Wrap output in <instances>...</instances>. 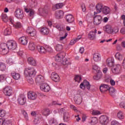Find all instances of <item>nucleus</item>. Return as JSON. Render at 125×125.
<instances>
[{
  "label": "nucleus",
  "mask_w": 125,
  "mask_h": 125,
  "mask_svg": "<svg viewBox=\"0 0 125 125\" xmlns=\"http://www.w3.org/2000/svg\"><path fill=\"white\" fill-rule=\"evenodd\" d=\"M40 123V120L38 118H35L34 121V125H38Z\"/></svg>",
  "instance_id": "obj_61"
},
{
  "label": "nucleus",
  "mask_w": 125,
  "mask_h": 125,
  "mask_svg": "<svg viewBox=\"0 0 125 125\" xmlns=\"http://www.w3.org/2000/svg\"><path fill=\"white\" fill-rule=\"evenodd\" d=\"M81 8L82 9V11H83V12H85L86 10V8H85V5L84 4H83L82 5Z\"/></svg>",
  "instance_id": "obj_59"
},
{
  "label": "nucleus",
  "mask_w": 125,
  "mask_h": 125,
  "mask_svg": "<svg viewBox=\"0 0 125 125\" xmlns=\"http://www.w3.org/2000/svg\"><path fill=\"white\" fill-rule=\"evenodd\" d=\"M96 33H97V30L96 29H95L94 31H90L88 34V39H89V40H91L92 41L95 40V39H96Z\"/></svg>",
  "instance_id": "obj_12"
},
{
  "label": "nucleus",
  "mask_w": 125,
  "mask_h": 125,
  "mask_svg": "<svg viewBox=\"0 0 125 125\" xmlns=\"http://www.w3.org/2000/svg\"><path fill=\"white\" fill-rule=\"evenodd\" d=\"M113 31L114 33H118L119 32V28L115 27L113 28Z\"/></svg>",
  "instance_id": "obj_63"
},
{
  "label": "nucleus",
  "mask_w": 125,
  "mask_h": 125,
  "mask_svg": "<svg viewBox=\"0 0 125 125\" xmlns=\"http://www.w3.org/2000/svg\"><path fill=\"white\" fill-rule=\"evenodd\" d=\"M19 42L23 45H26L28 43V40L25 37H21L19 39Z\"/></svg>",
  "instance_id": "obj_22"
},
{
  "label": "nucleus",
  "mask_w": 125,
  "mask_h": 125,
  "mask_svg": "<svg viewBox=\"0 0 125 125\" xmlns=\"http://www.w3.org/2000/svg\"><path fill=\"white\" fill-rule=\"evenodd\" d=\"M106 64L108 67H113L114 66V61L111 58L106 60Z\"/></svg>",
  "instance_id": "obj_32"
},
{
  "label": "nucleus",
  "mask_w": 125,
  "mask_h": 125,
  "mask_svg": "<svg viewBox=\"0 0 125 125\" xmlns=\"http://www.w3.org/2000/svg\"><path fill=\"white\" fill-rule=\"evenodd\" d=\"M45 47L46 49V52H51V51H52V48H51L50 47L46 46Z\"/></svg>",
  "instance_id": "obj_54"
},
{
  "label": "nucleus",
  "mask_w": 125,
  "mask_h": 125,
  "mask_svg": "<svg viewBox=\"0 0 125 125\" xmlns=\"http://www.w3.org/2000/svg\"><path fill=\"white\" fill-rule=\"evenodd\" d=\"M3 92L6 96H11L12 95V87L10 86H6L3 88Z\"/></svg>",
  "instance_id": "obj_3"
},
{
  "label": "nucleus",
  "mask_w": 125,
  "mask_h": 125,
  "mask_svg": "<svg viewBox=\"0 0 125 125\" xmlns=\"http://www.w3.org/2000/svg\"><path fill=\"white\" fill-rule=\"evenodd\" d=\"M92 114L94 116L100 114V111L98 110H93Z\"/></svg>",
  "instance_id": "obj_56"
},
{
  "label": "nucleus",
  "mask_w": 125,
  "mask_h": 125,
  "mask_svg": "<svg viewBox=\"0 0 125 125\" xmlns=\"http://www.w3.org/2000/svg\"><path fill=\"white\" fill-rule=\"evenodd\" d=\"M18 103L19 105H24L26 103V97L23 95L19 96L18 98Z\"/></svg>",
  "instance_id": "obj_10"
},
{
  "label": "nucleus",
  "mask_w": 125,
  "mask_h": 125,
  "mask_svg": "<svg viewBox=\"0 0 125 125\" xmlns=\"http://www.w3.org/2000/svg\"><path fill=\"white\" fill-rule=\"evenodd\" d=\"M109 91V94L112 96V97H114V95H115V88L113 87H109V88L108 90Z\"/></svg>",
  "instance_id": "obj_34"
},
{
  "label": "nucleus",
  "mask_w": 125,
  "mask_h": 125,
  "mask_svg": "<svg viewBox=\"0 0 125 125\" xmlns=\"http://www.w3.org/2000/svg\"><path fill=\"white\" fill-rule=\"evenodd\" d=\"M5 111L3 109H0V117H4L5 116Z\"/></svg>",
  "instance_id": "obj_50"
},
{
  "label": "nucleus",
  "mask_w": 125,
  "mask_h": 125,
  "mask_svg": "<svg viewBox=\"0 0 125 125\" xmlns=\"http://www.w3.org/2000/svg\"><path fill=\"white\" fill-rule=\"evenodd\" d=\"M70 120V114L68 112H65L63 114V121L64 122H68Z\"/></svg>",
  "instance_id": "obj_29"
},
{
  "label": "nucleus",
  "mask_w": 125,
  "mask_h": 125,
  "mask_svg": "<svg viewBox=\"0 0 125 125\" xmlns=\"http://www.w3.org/2000/svg\"><path fill=\"white\" fill-rule=\"evenodd\" d=\"M15 15L18 19H23L24 13L21 9H17L15 12Z\"/></svg>",
  "instance_id": "obj_4"
},
{
  "label": "nucleus",
  "mask_w": 125,
  "mask_h": 125,
  "mask_svg": "<svg viewBox=\"0 0 125 125\" xmlns=\"http://www.w3.org/2000/svg\"><path fill=\"white\" fill-rule=\"evenodd\" d=\"M24 74L29 77H32V76H35L36 75V70L34 67H26L24 69Z\"/></svg>",
  "instance_id": "obj_2"
},
{
  "label": "nucleus",
  "mask_w": 125,
  "mask_h": 125,
  "mask_svg": "<svg viewBox=\"0 0 125 125\" xmlns=\"http://www.w3.org/2000/svg\"><path fill=\"white\" fill-rule=\"evenodd\" d=\"M102 12L104 14H105V15L109 14L110 12V8L107 6H104L103 8Z\"/></svg>",
  "instance_id": "obj_30"
},
{
  "label": "nucleus",
  "mask_w": 125,
  "mask_h": 125,
  "mask_svg": "<svg viewBox=\"0 0 125 125\" xmlns=\"http://www.w3.org/2000/svg\"><path fill=\"white\" fill-rule=\"evenodd\" d=\"M11 75L13 79H14V80H19V79H20V74L16 73V72H12Z\"/></svg>",
  "instance_id": "obj_28"
},
{
  "label": "nucleus",
  "mask_w": 125,
  "mask_h": 125,
  "mask_svg": "<svg viewBox=\"0 0 125 125\" xmlns=\"http://www.w3.org/2000/svg\"><path fill=\"white\" fill-rule=\"evenodd\" d=\"M120 106L121 108H123L124 109H125V103L124 102H122L120 104Z\"/></svg>",
  "instance_id": "obj_60"
},
{
  "label": "nucleus",
  "mask_w": 125,
  "mask_h": 125,
  "mask_svg": "<svg viewBox=\"0 0 125 125\" xmlns=\"http://www.w3.org/2000/svg\"><path fill=\"white\" fill-rule=\"evenodd\" d=\"M55 16H56L57 19H60L62 18L63 16H64V12H63L62 10L57 11L55 13Z\"/></svg>",
  "instance_id": "obj_23"
},
{
  "label": "nucleus",
  "mask_w": 125,
  "mask_h": 125,
  "mask_svg": "<svg viewBox=\"0 0 125 125\" xmlns=\"http://www.w3.org/2000/svg\"><path fill=\"white\" fill-rule=\"evenodd\" d=\"M3 125H12V122L10 120L4 121Z\"/></svg>",
  "instance_id": "obj_49"
},
{
  "label": "nucleus",
  "mask_w": 125,
  "mask_h": 125,
  "mask_svg": "<svg viewBox=\"0 0 125 125\" xmlns=\"http://www.w3.org/2000/svg\"><path fill=\"white\" fill-rule=\"evenodd\" d=\"M28 47L30 50H35L36 49V45H35L34 43L30 42L29 43Z\"/></svg>",
  "instance_id": "obj_40"
},
{
  "label": "nucleus",
  "mask_w": 125,
  "mask_h": 125,
  "mask_svg": "<svg viewBox=\"0 0 125 125\" xmlns=\"http://www.w3.org/2000/svg\"><path fill=\"white\" fill-rule=\"evenodd\" d=\"M56 28L57 29H58V30H59V31H64V30H65V27H64V26L63 25H57L56 26Z\"/></svg>",
  "instance_id": "obj_46"
},
{
  "label": "nucleus",
  "mask_w": 125,
  "mask_h": 125,
  "mask_svg": "<svg viewBox=\"0 0 125 125\" xmlns=\"http://www.w3.org/2000/svg\"><path fill=\"white\" fill-rule=\"evenodd\" d=\"M111 125H120V123L118 121L114 120L111 122Z\"/></svg>",
  "instance_id": "obj_53"
},
{
  "label": "nucleus",
  "mask_w": 125,
  "mask_h": 125,
  "mask_svg": "<svg viewBox=\"0 0 125 125\" xmlns=\"http://www.w3.org/2000/svg\"><path fill=\"white\" fill-rule=\"evenodd\" d=\"M66 20L68 23H73L75 21V19L73 15H67L66 16Z\"/></svg>",
  "instance_id": "obj_25"
},
{
  "label": "nucleus",
  "mask_w": 125,
  "mask_h": 125,
  "mask_svg": "<svg viewBox=\"0 0 125 125\" xmlns=\"http://www.w3.org/2000/svg\"><path fill=\"white\" fill-rule=\"evenodd\" d=\"M121 70H122V66L120 64L114 65L111 68V71L113 74H120Z\"/></svg>",
  "instance_id": "obj_7"
},
{
  "label": "nucleus",
  "mask_w": 125,
  "mask_h": 125,
  "mask_svg": "<svg viewBox=\"0 0 125 125\" xmlns=\"http://www.w3.org/2000/svg\"><path fill=\"white\" fill-rule=\"evenodd\" d=\"M90 84L89 82H87L86 80H84L83 83L80 84V88L82 89H85L86 88L88 90L90 89Z\"/></svg>",
  "instance_id": "obj_5"
},
{
  "label": "nucleus",
  "mask_w": 125,
  "mask_h": 125,
  "mask_svg": "<svg viewBox=\"0 0 125 125\" xmlns=\"http://www.w3.org/2000/svg\"><path fill=\"white\" fill-rule=\"evenodd\" d=\"M120 32H121V34H122V35H125V28H122L121 29Z\"/></svg>",
  "instance_id": "obj_64"
},
{
  "label": "nucleus",
  "mask_w": 125,
  "mask_h": 125,
  "mask_svg": "<svg viewBox=\"0 0 125 125\" xmlns=\"http://www.w3.org/2000/svg\"><path fill=\"white\" fill-rule=\"evenodd\" d=\"M115 58H116V59L119 61H121V60H123V56L121 54V53H117L115 55Z\"/></svg>",
  "instance_id": "obj_41"
},
{
  "label": "nucleus",
  "mask_w": 125,
  "mask_h": 125,
  "mask_svg": "<svg viewBox=\"0 0 125 125\" xmlns=\"http://www.w3.org/2000/svg\"><path fill=\"white\" fill-rule=\"evenodd\" d=\"M23 115L25 120H28V114L25 111H23Z\"/></svg>",
  "instance_id": "obj_57"
},
{
  "label": "nucleus",
  "mask_w": 125,
  "mask_h": 125,
  "mask_svg": "<svg viewBox=\"0 0 125 125\" xmlns=\"http://www.w3.org/2000/svg\"><path fill=\"white\" fill-rule=\"evenodd\" d=\"M57 51H61L63 49V45L60 44H57L55 47Z\"/></svg>",
  "instance_id": "obj_39"
},
{
  "label": "nucleus",
  "mask_w": 125,
  "mask_h": 125,
  "mask_svg": "<svg viewBox=\"0 0 125 125\" xmlns=\"http://www.w3.org/2000/svg\"><path fill=\"white\" fill-rule=\"evenodd\" d=\"M5 75L4 74H1L0 75V82H1V81H3L4 79H5Z\"/></svg>",
  "instance_id": "obj_58"
},
{
  "label": "nucleus",
  "mask_w": 125,
  "mask_h": 125,
  "mask_svg": "<svg viewBox=\"0 0 125 125\" xmlns=\"http://www.w3.org/2000/svg\"><path fill=\"white\" fill-rule=\"evenodd\" d=\"M13 26L16 28V29H18V28H21V22L18 21L15 24H13Z\"/></svg>",
  "instance_id": "obj_42"
},
{
  "label": "nucleus",
  "mask_w": 125,
  "mask_h": 125,
  "mask_svg": "<svg viewBox=\"0 0 125 125\" xmlns=\"http://www.w3.org/2000/svg\"><path fill=\"white\" fill-rule=\"evenodd\" d=\"M81 39H82V37H80L79 39L71 40L70 43V45H73V44H75V43H76L77 42H78L79 40H81Z\"/></svg>",
  "instance_id": "obj_47"
},
{
  "label": "nucleus",
  "mask_w": 125,
  "mask_h": 125,
  "mask_svg": "<svg viewBox=\"0 0 125 125\" xmlns=\"http://www.w3.org/2000/svg\"><path fill=\"white\" fill-rule=\"evenodd\" d=\"M64 6V4L63 3H59L57 4H56V9H59V8H62L63 6Z\"/></svg>",
  "instance_id": "obj_48"
},
{
  "label": "nucleus",
  "mask_w": 125,
  "mask_h": 125,
  "mask_svg": "<svg viewBox=\"0 0 125 125\" xmlns=\"http://www.w3.org/2000/svg\"><path fill=\"white\" fill-rule=\"evenodd\" d=\"M64 54H65L64 53L58 54L55 57V61L56 62H61L62 59L64 58Z\"/></svg>",
  "instance_id": "obj_17"
},
{
  "label": "nucleus",
  "mask_w": 125,
  "mask_h": 125,
  "mask_svg": "<svg viewBox=\"0 0 125 125\" xmlns=\"http://www.w3.org/2000/svg\"><path fill=\"white\" fill-rule=\"evenodd\" d=\"M42 12H43V14H44V15L46 16L47 14V13H48V10L45 7L42 9Z\"/></svg>",
  "instance_id": "obj_52"
},
{
  "label": "nucleus",
  "mask_w": 125,
  "mask_h": 125,
  "mask_svg": "<svg viewBox=\"0 0 125 125\" xmlns=\"http://www.w3.org/2000/svg\"><path fill=\"white\" fill-rule=\"evenodd\" d=\"M26 33L30 35L31 37H35L37 35L36 29L32 27H28L26 29Z\"/></svg>",
  "instance_id": "obj_6"
},
{
  "label": "nucleus",
  "mask_w": 125,
  "mask_h": 125,
  "mask_svg": "<svg viewBox=\"0 0 125 125\" xmlns=\"http://www.w3.org/2000/svg\"><path fill=\"white\" fill-rule=\"evenodd\" d=\"M93 59L95 62H99L101 60V55L98 53L93 54Z\"/></svg>",
  "instance_id": "obj_21"
},
{
  "label": "nucleus",
  "mask_w": 125,
  "mask_h": 125,
  "mask_svg": "<svg viewBox=\"0 0 125 125\" xmlns=\"http://www.w3.org/2000/svg\"><path fill=\"white\" fill-rule=\"evenodd\" d=\"M51 79L55 83H57L60 81V77L58 74L55 73V72H53L51 75Z\"/></svg>",
  "instance_id": "obj_14"
},
{
  "label": "nucleus",
  "mask_w": 125,
  "mask_h": 125,
  "mask_svg": "<svg viewBox=\"0 0 125 125\" xmlns=\"http://www.w3.org/2000/svg\"><path fill=\"white\" fill-rule=\"evenodd\" d=\"M100 122L101 125H107L109 122V117L106 115H102L100 117Z\"/></svg>",
  "instance_id": "obj_9"
},
{
  "label": "nucleus",
  "mask_w": 125,
  "mask_h": 125,
  "mask_svg": "<svg viewBox=\"0 0 125 125\" xmlns=\"http://www.w3.org/2000/svg\"><path fill=\"white\" fill-rule=\"evenodd\" d=\"M62 65H68L69 64V61H68V60L64 59L62 62Z\"/></svg>",
  "instance_id": "obj_55"
},
{
  "label": "nucleus",
  "mask_w": 125,
  "mask_h": 125,
  "mask_svg": "<svg viewBox=\"0 0 125 125\" xmlns=\"http://www.w3.org/2000/svg\"><path fill=\"white\" fill-rule=\"evenodd\" d=\"M40 88L42 91L48 92L50 90V86L47 83H44L40 86Z\"/></svg>",
  "instance_id": "obj_13"
},
{
  "label": "nucleus",
  "mask_w": 125,
  "mask_h": 125,
  "mask_svg": "<svg viewBox=\"0 0 125 125\" xmlns=\"http://www.w3.org/2000/svg\"><path fill=\"white\" fill-rule=\"evenodd\" d=\"M104 30L107 33V34H112L114 33V30H113V28L110 25H106L104 27Z\"/></svg>",
  "instance_id": "obj_18"
},
{
  "label": "nucleus",
  "mask_w": 125,
  "mask_h": 125,
  "mask_svg": "<svg viewBox=\"0 0 125 125\" xmlns=\"http://www.w3.org/2000/svg\"><path fill=\"white\" fill-rule=\"evenodd\" d=\"M94 21L93 23L94 25L97 26L101 24V22H102V16L100 15H96L94 17Z\"/></svg>",
  "instance_id": "obj_8"
},
{
  "label": "nucleus",
  "mask_w": 125,
  "mask_h": 125,
  "mask_svg": "<svg viewBox=\"0 0 125 125\" xmlns=\"http://www.w3.org/2000/svg\"><path fill=\"white\" fill-rule=\"evenodd\" d=\"M1 19L3 20V22H8V17L5 14H2Z\"/></svg>",
  "instance_id": "obj_37"
},
{
  "label": "nucleus",
  "mask_w": 125,
  "mask_h": 125,
  "mask_svg": "<svg viewBox=\"0 0 125 125\" xmlns=\"http://www.w3.org/2000/svg\"><path fill=\"white\" fill-rule=\"evenodd\" d=\"M11 34V29L9 27L7 28L4 31V36H9Z\"/></svg>",
  "instance_id": "obj_35"
},
{
  "label": "nucleus",
  "mask_w": 125,
  "mask_h": 125,
  "mask_svg": "<svg viewBox=\"0 0 125 125\" xmlns=\"http://www.w3.org/2000/svg\"><path fill=\"white\" fill-rule=\"evenodd\" d=\"M40 32L42 35L46 36L49 34V30L46 27H43L41 29Z\"/></svg>",
  "instance_id": "obj_26"
},
{
  "label": "nucleus",
  "mask_w": 125,
  "mask_h": 125,
  "mask_svg": "<svg viewBox=\"0 0 125 125\" xmlns=\"http://www.w3.org/2000/svg\"><path fill=\"white\" fill-rule=\"evenodd\" d=\"M117 117L119 120H123L125 119V114L122 111H119L117 113Z\"/></svg>",
  "instance_id": "obj_36"
},
{
  "label": "nucleus",
  "mask_w": 125,
  "mask_h": 125,
  "mask_svg": "<svg viewBox=\"0 0 125 125\" xmlns=\"http://www.w3.org/2000/svg\"><path fill=\"white\" fill-rule=\"evenodd\" d=\"M75 82L80 83L82 81V76L79 75H76L74 78Z\"/></svg>",
  "instance_id": "obj_45"
},
{
  "label": "nucleus",
  "mask_w": 125,
  "mask_h": 125,
  "mask_svg": "<svg viewBox=\"0 0 125 125\" xmlns=\"http://www.w3.org/2000/svg\"><path fill=\"white\" fill-rule=\"evenodd\" d=\"M17 47V43L13 40H9L7 43H3L0 44V53L2 55H5L8 53V49L14 50Z\"/></svg>",
  "instance_id": "obj_1"
},
{
  "label": "nucleus",
  "mask_w": 125,
  "mask_h": 125,
  "mask_svg": "<svg viewBox=\"0 0 125 125\" xmlns=\"http://www.w3.org/2000/svg\"><path fill=\"white\" fill-rule=\"evenodd\" d=\"M93 70H95V71H96L97 73L99 72V71H101L100 69H99V67H98V66H97L96 65H94L93 66Z\"/></svg>",
  "instance_id": "obj_51"
},
{
  "label": "nucleus",
  "mask_w": 125,
  "mask_h": 125,
  "mask_svg": "<svg viewBox=\"0 0 125 125\" xmlns=\"http://www.w3.org/2000/svg\"><path fill=\"white\" fill-rule=\"evenodd\" d=\"M28 83H30V84H33L34 83V81L33 80V79H29L27 80Z\"/></svg>",
  "instance_id": "obj_62"
},
{
  "label": "nucleus",
  "mask_w": 125,
  "mask_h": 125,
  "mask_svg": "<svg viewBox=\"0 0 125 125\" xmlns=\"http://www.w3.org/2000/svg\"><path fill=\"white\" fill-rule=\"evenodd\" d=\"M36 83H42L44 82V77L42 75H38L35 79Z\"/></svg>",
  "instance_id": "obj_20"
},
{
  "label": "nucleus",
  "mask_w": 125,
  "mask_h": 125,
  "mask_svg": "<svg viewBox=\"0 0 125 125\" xmlns=\"http://www.w3.org/2000/svg\"><path fill=\"white\" fill-rule=\"evenodd\" d=\"M96 9L97 10V12H95L94 14H97V13H101L102 10L103 9V4L102 3H99L97 4L96 6Z\"/></svg>",
  "instance_id": "obj_15"
},
{
  "label": "nucleus",
  "mask_w": 125,
  "mask_h": 125,
  "mask_svg": "<svg viewBox=\"0 0 125 125\" xmlns=\"http://www.w3.org/2000/svg\"><path fill=\"white\" fill-rule=\"evenodd\" d=\"M97 73V75H95L93 77L94 80H100V79H101V77H102V72H101V71L99 70V71Z\"/></svg>",
  "instance_id": "obj_31"
},
{
  "label": "nucleus",
  "mask_w": 125,
  "mask_h": 125,
  "mask_svg": "<svg viewBox=\"0 0 125 125\" xmlns=\"http://www.w3.org/2000/svg\"><path fill=\"white\" fill-rule=\"evenodd\" d=\"M90 123L92 125H96L98 123V120L96 117H91L90 119Z\"/></svg>",
  "instance_id": "obj_33"
},
{
  "label": "nucleus",
  "mask_w": 125,
  "mask_h": 125,
  "mask_svg": "<svg viewBox=\"0 0 125 125\" xmlns=\"http://www.w3.org/2000/svg\"><path fill=\"white\" fill-rule=\"evenodd\" d=\"M27 62L31 66H37V62L33 57H29L27 58Z\"/></svg>",
  "instance_id": "obj_16"
},
{
  "label": "nucleus",
  "mask_w": 125,
  "mask_h": 125,
  "mask_svg": "<svg viewBox=\"0 0 125 125\" xmlns=\"http://www.w3.org/2000/svg\"><path fill=\"white\" fill-rule=\"evenodd\" d=\"M49 124L50 125H57V122L54 120V119H52L49 121Z\"/></svg>",
  "instance_id": "obj_44"
},
{
  "label": "nucleus",
  "mask_w": 125,
  "mask_h": 125,
  "mask_svg": "<svg viewBox=\"0 0 125 125\" xmlns=\"http://www.w3.org/2000/svg\"><path fill=\"white\" fill-rule=\"evenodd\" d=\"M37 97L38 95L35 92L29 91L27 93V97L30 100H36Z\"/></svg>",
  "instance_id": "obj_11"
},
{
  "label": "nucleus",
  "mask_w": 125,
  "mask_h": 125,
  "mask_svg": "<svg viewBox=\"0 0 125 125\" xmlns=\"http://www.w3.org/2000/svg\"><path fill=\"white\" fill-rule=\"evenodd\" d=\"M74 100L76 104L80 105L83 102V98L81 96H75Z\"/></svg>",
  "instance_id": "obj_24"
},
{
  "label": "nucleus",
  "mask_w": 125,
  "mask_h": 125,
  "mask_svg": "<svg viewBox=\"0 0 125 125\" xmlns=\"http://www.w3.org/2000/svg\"><path fill=\"white\" fill-rule=\"evenodd\" d=\"M37 49L39 52H40V53H41L42 54L46 53L45 47H43L42 46H38Z\"/></svg>",
  "instance_id": "obj_27"
},
{
  "label": "nucleus",
  "mask_w": 125,
  "mask_h": 125,
  "mask_svg": "<svg viewBox=\"0 0 125 125\" xmlns=\"http://www.w3.org/2000/svg\"><path fill=\"white\" fill-rule=\"evenodd\" d=\"M109 89V86L107 84H102L100 86V91L102 92V93H104L105 91H108Z\"/></svg>",
  "instance_id": "obj_19"
},
{
  "label": "nucleus",
  "mask_w": 125,
  "mask_h": 125,
  "mask_svg": "<svg viewBox=\"0 0 125 125\" xmlns=\"http://www.w3.org/2000/svg\"><path fill=\"white\" fill-rule=\"evenodd\" d=\"M5 69H6V66L5 63H1L0 64V71H5Z\"/></svg>",
  "instance_id": "obj_43"
},
{
  "label": "nucleus",
  "mask_w": 125,
  "mask_h": 125,
  "mask_svg": "<svg viewBox=\"0 0 125 125\" xmlns=\"http://www.w3.org/2000/svg\"><path fill=\"white\" fill-rule=\"evenodd\" d=\"M50 114V110L48 108L44 109L42 110V115L43 116H48Z\"/></svg>",
  "instance_id": "obj_38"
}]
</instances>
